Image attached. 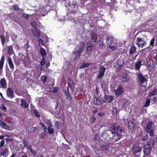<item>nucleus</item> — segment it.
I'll list each match as a JSON object with an SVG mask.
<instances>
[{
  "mask_svg": "<svg viewBox=\"0 0 157 157\" xmlns=\"http://www.w3.org/2000/svg\"><path fill=\"white\" fill-rule=\"evenodd\" d=\"M31 153L33 155L35 156L36 155L37 152L34 150L33 149H31V151H30Z\"/></svg>",
  "mask_w": 157,
  "mask_h": 157,
  "instance_id": "obj_49",
  "label": "nucleus"
},
{
  "mask_svg": "<svg viewBox=\"0 0 157 157\" xmlns=\"http://www.w3.org/2000/svg\"><path fill=\"white\" fill-rule=\"evenodd\" d=\"M66 82L67 84L69 87L71 88H73L74 85L73 83V81L72 79L69 77H67Z\"/></svg>",
  "mask_w": 157,
  "mask_h": 157,
  "instance_id": "obj_13",
  "label": "nucleus"
},
{
  "mask_svg": "<svg viewBox=\"0 0 157 157\" xmlns=\"http://www.w3.org/2000/svg\"><path fill=\"white\" fill-rule=\"evenodd\" d=\"M8 16L13 21L15 19V17L13 14H9V15H8Z\"/></svg>",
  "mask_w": 157,
  "mask_h": 157,
  "instance_id": "obj_55",
  "label": "nucleus"
},
{
  "mask_svg": "<svg viewBox=\"0 0 157 157\" xmlns=\"http://www.w3.org/2000/svg\"><path fill=\"white\" fill-rule=\"evenodd\" d=\"M12 7V8H11V9L12 10V9L15 10H18L19 9V8L17 5H15L11 6Z\"/></svg>",
  "mask_w": 157,
  "mask_h": 157,
  "instance_id": "obj_40",
  "label": "nucleus"
},
{
  "mask_svg": "<svg viewBox=\"0 0 157 157\" xmlns=\"http://www.w3.org/2000/svg\"><path fill=\"white\" fill-rule=\"evenodd\" d=\"M23 17H25L27 20H29V15L28 14H25L24 13L23 14Z\"/></svg>",
  "mask_w": 157,
  "mask_h": 157,
  "instance_id": "obj_60",
  "label": "nucleus"
},
{
  "mask_svg": "<svg viewBox=\"0 0 157 157\" xmlns=\"http://www.w3.org/2000/svg\"><path fill=\"white\" fill-rule=\"evenodd\" d=\"M3 129H6V130H9L10 128V127L8 125L6 124V125L5 126L4 128H3Z\"/></svg>",
  "mask_w": 157,
  "mask_h": 157,
  "instance_id": "obj_63",
  "label": "nucleus"
},
{
  "mask_svg": "<svg viewBox=\"0 0 157 157\" xmlns=\"http://www.w3.org/2000/svg\"><path fill=\"white\" fill-rule=\"evenodd\" d=\"M94 140L96 141H98V134H96L94 138Z\"/></svg>",
  "mask_w": 157,
  "mask_h": 157,
  "instance_id": "obj_59",
  "label": "nucleus"
},
{
  "mask_svg": "<svg viewBox=\"0 0 157 157\" xmlns=\"http://www.w3.org/2000/svg\"><path fill=\"white\" fill-rule=\"evenodd\" d=\"M137 76L138 81L140 83L143 84L145 82H147V80L145 76L143 75L141 73H138Z\"/></svg>",
  "mask_w": 157,
  "mask_h": 157,
  "instance_id": "obj_8",
  "label": "nucleus"
},
{
  "mask_svg": "<svg viewBox=\"0 0 157 157\" xmlns=\"http://www.w3.org/2000/svg\"><path fill=\"white\" fill-rule=\"evenodd\" d=\"M91 37L92 41L93 42H95L98 39L96 34L94 33H92L91 35Z\"/></svg>",
  "mask_w": 157,
  "mask_h": 157,
  "instance_id": "obj_26",
  "label": "nucleus"
},
{
  "mask_svg": "<svg viewBox=\"0 0 157 157\" xmlns=\"http://www.w3.org/2000/svg\"><path fill=\"white\" fill-rule=\"evenodd\" d=\"M6 125V124L3 121H0V126L2 128H4L5 126Z\"/></svg>",
  "mask_w": 157,
  "mask_h": 157,
  "instance_id": "obj_47",
  "label": "nucleus"
},
{
  "mask_svg": "<svg viewBox=\"0 0 157 157\" xmlns=\"http://www.w3.org/2000/svg\"><path fill=\"white\" fill-rule=\"evenodd\" d=\"M41 79L43 83H45L47 81V77L45 75H43L41 77Z\"/></svg>",
  "mask_w": 157,
  "mask_h": 157,
  "instance_id": "obj_38",
  "label": "nucleus"
},
{
  "mask_svg": "<svg viewBox=\"0 0 157 157\" xmlns=\"http://www.w3.org/2000/svg\"><path fill=\"white\" fill-rule=\"evenodd\" d=\"M80 48H79V56H80V54L83 52V49L84 47V43L82 42H81L80 44Z\"/></svg>",
  "mask_w": 157,
  "mask_h": 157,
  "instance_id": "obj_29",
  "label": "nucleus"
},
{
  "mask_svg": "<svg viewBox=\"0 0 157 157\" xmlns=\"http://www.w3.org/2000/svg\"><path fill=\"white\" fill-rule=\"evenodd\" d=\"M73 53L75 55V57L77 58L78 57V50L75 48L73 50Z\"/></svg>",
  "mask_w": 157,
  "mask_h": 157,
  "instance_id": "obj_32",
  "label": "nucleus"
},
{
  "mask_svg": "<svg viewBox=\"0 0 157 157\" xmlns=\"http://www.w3.org/2000/svg\"><path fill=\"white\" fill-rule=\"evenodd\" d=\"M6 82L4 78L1 79L0 81V87L4 88L6 87Z\"/></svg>",
  "mask_w": 157,
  "mask_h": 157,
  "instance_id": "obj_16",
  "label": "nucleus"
},
{
  "mask_svg": "<svg viewBox=\"0 0 157 157\" xmlns=\"http://www.w3.org/2000/svg\"><path fill=\"white\" fill-rule=\"evenodd\" d=\"M36 32V36L37 38H39L40 36V31L37 28L34 29Z\"/></svg>",
  "mask_w": 157,
  "mask_h": 157,
  "instance_id": "obj_36",
  "label": "nucleus"
},
{
  "mask_svg": "<svg viewBox=\"0 0 157 157\" xmlns=\"http://www.w3.org/2000/svg\"><path fill=\"white\" fill-rule=\"evenodd\" d=\"M110 147V144L109 143L104 144L101 145L100 149L102 151H106L108 150Z\"/></svg>",
  "mask_w": 157,
  "mask_h": 157,
  "instance_id": "obj_12",
  "label": "nucleus"
},
{
  "mask_svg": "<svg viewBox=\"0 0 157 157\" xmlns=\"http://www.w3.org/2000/svg\"><path fill=\"white\" fill-rule=\"evenodd\" d=\"M153 125V123L151 121L147 123L146 127V132L148 133H149L151 136H153L154 134L153 128L152 127Z\"/></svg>",
  "mask_w": 157,
  "mask_h": 157,
  "instance_id": "obj_3",
  "label": "nucleus"
},
{
  "mask_svg": "<svg viewBox=\"0 0 157 157\" xmlns=\"http://www.w3.org/2000/svg\"><path fill=\"white\" fill-rule=\"evenodd\" d=\"M142 62L141 60H139L136 62L135 67L136 70H139L141 65Z\"/></svg>",
  "mask_w": 157,
  "mask_h": 157,
  "instance_id": "obj_23",
  "label": "nucleus"
},
{
  "mask_svg": "<svg viewBox=\"0 0 157 157\" xmlns=\"http://www.w3.org/2000/svg\"><path fill=\"white\" fill-rule=\"evenodd\" d=\"M41 66H44L45 63V59L44 57L42 58V60L40 62Z\"/></svg>",
  "mask_w": 157,
  "mask_h": 157,
  "instance_id": "obj_45",
  "label": "nucleus"
},
{
  "mask_svg": "<svg viewBox=\"0 0 157 157\" xmlns=\"http://www.w3.org/2000/svg\"><path fill=\"white\" fill-rule=\"evenodd\" d=\"M5 142L4 140H2L0 142V147H2L4 145Z\"/></svg>",
  "mask_w": 157,
  "mask_h": 157,
  "instance_id": "obj_58",
  "label": "nucleus"
},
{
  "mask_svg": "<svg viewBox=\"0 0 157 157\" xmlns=\"http://www.w3.org/2000/svg\"><path fill=\"white\" fill-rule=\"evenodd\" d=\"M13 94L14 92L12 88L9 87L7 89L6 95L8 97L10 98H13L14 97Z\"/></svg>",
  "mask_w": 157,
  "mask_h": 157,
  "instance_id": "obj_10",
  "label": "nucleus"
},
{
  "mask_svg": "<svg viewBox=\"0 0 157 157\" xmlns=\"http://www.w3.org/2000/svg\"><path fill=\"white\" fill-rule=\"evenodd\" d=\"M34 113L35 114V116L36 117H40V114L36 110H35L34 111Z\"/></svg>",
  "mask_w": 157,
  "mask_h": 157,
  "instance_id": "obj_48",
  "label": "nucleus"
},
{
  "mask_svg": "<svg viewBox=\"0 0 157 157\" xmlns=\"http://www.w3.org/2000/svg\"><path fill=\"white\" fill-rule=\"evenodd\" d=\"M5 60L4 56H2L0 60V72L2 71Z\"/></svg>",
  "mask_w": 157,
  "mask_h": 157,
  "instance_id": "obj_20",
  "label": "nucleus"
},
{
  "mask_svg": "<svg viewBox=\"0 0 157 157\" xmlns=\"http://www.w3.org/2000/svg\"><path fill=\"white\" fill-rule=\"evenodd\" d=\"M63 90L66 96V98L71 100L72 98L69 92V89L68 88H67V90H66V89L64 88V89H63Z\"/></svg>",
  "mask_w": 157,
  "mask_h": 157,
  "instance_id": "obj_17",
  "label": "nucleus"
},
{
  "mask_svg": "<svg viewBox=\"0 0 157 157\" xmlns=\"http://www.w3.org/2000/svg\"><path fill=\"white\" fill-rule=\"evenodd\" d=\"M22 143H23V144H24V147H27V146L28 145V144H27L26 140L25 139L23 140Z\"/></svg>",
  "mask_w": 157,
  "mask_h": 157,
  "instance_id": "obj_61",
  "label": "nucleus"
},
{
  "mask_svg": "<svg viewBox=\"0 0 157 157\" xmlns=\"http://www.w3.org/2000/svg\"><path fill=\"white\" fill-rule=\"evenodd\" d=\"M47 124L48 125H49V127H52V123L50 120H48Z\"/></svg>",
  "mask_w": 157,
  "mask_h": 157,
  "instance_id": "obj_51",
  "label": "nucleus"
},
{
  "mask_svg": "<svg viewBox=\"0 0 157 157\" xmlns=\"http://www.w3.org/2000/svg\"><path fill=\"white\" fill-rule=\"evenodd\" d=\"M76 11H77L75 10H71V12H69H69H68L67 13V15L69 17L71 13V14H73L74 15L76 13Z\"/></svg>",
  "mask_w": 157,
  "mask_h": 157,
  "instance_id": "obj_46",
  "label": "nucleus"
},
{
  "mask_svg": "<svg viewBox=\"0 0 157 157\" xmlns=\"http://www.w3.org/2000/svg\"><path fill=\"white\" fill-rule=\"evenodd\" d=\"M157 94V91L156 90H154L151 91L149 94L150 97L154 95H156Z\"/></svg>",
  "mask_w": 157,
  "mask_h": 157,
  "instance_id": "obj_42",
  "label": "nucleus"
},
{
  "mask_svg": "<svg viewBox=\"0 0 157 157\" xmlns=\"http://www.w3.org/2000/svg\"><path fill=\"white\" fill-rule=\"evenodd\" d=\"M122 77V80L123 82H128L129 80L127 74L125 73L123 74Z\"/></svg>",
  "mask_w": 157,
  "mask_h": 157,
  "instance_id": "obj_27",
  "label": "nucleus"
},
{
  "mask_svg": "<svg viewBox=\"0 0 157 157\" xmlns=\"http://www.w3.org/2000/svg\"><path fill=\"white\" fill-rule=\"evenodd\" d=\"M155 40L154 37H153L151 40L150 41V45L151 46H153Z\"/></svg>",
  "mask_w": 157,
  "mask_h": 157,
  "instance_id": "obj_54",
  "label": "nucleus"
},
{
  "mask_svg": "<svg viewBox=\"0 0 157 157\" xmlns=\"http://www.w3.org/2000/svg\"><path fill=\"white\" fill-rule=\"evenodd\" d=\"M21 106L22 107L26 108L28 107L29 105L27 103L24 99H21Z\"/></svg>",
  "mask_w": 157,
  "mask_h": 157,
  "instance_id": "obj_18",
  "label": "nucleus"
},
{
  "mask_svg": "<svg viewBox=\"0 0 157 157\" xmlns=\"http://www.w3.org/2000/svg\"><path fill=\"white\" fill-rule=\"evenodd\" d=\"M150 99H147L146 101L145 104V107H147L148 106L150 105Z\"/></svg>",
  "mask_w": 157,
  "mask_h": 157,
  "instance_id": "obj_44",
  "label": "nucleus"
},
{
  "mask_svg": "<svg viewBox=\"0 0 157 157\" xmlns=\"http://www.w3.org/2000/svg\"><path fill=\"white\" fill-rule=\"evenodd\" d=\"M8 62L10 68L12 69V70L13 71V69L14 68V66L11 58L9 57L8 58Z\"/></svg>",
  "mask_w": 157,
  "mask_h": 157,
  "instance_id": "obj_25",
  "label": "nucleus"
},
{
  "mask_svg": "<svg viewBox=\"0 0 157 157\" xmlns=\"http://www.w3.org/2000/svg\"><path fill=\"white\" fill-rule=\"evenodd\" d=\"M147 66L149 67H153L154 64L152 61H149L147 62Z\"/></svg>",
  "mask_w": 157,
  "mask_h": 157,
  "instance_id": "obj_39",
  "label": "nucleus"
},
{
  "mask_svg": "<svg viewBox=\"0 0 157 157\" xmlns=\"http://www.w3.org/2000/svg\"><path fill=\"white\" fill-rule=\"evenodd\" d=\"M113 125V127L114 128V131L117 135V140H118L121 138L124 134V130L123 127L119 126L115 123Z\"/></svg>",
  "mask_w": 157,
  "mask_h": 157,
  "instance_id": "obj_2",
  "label": "nucleus"
},
{
  "mask_svg": "<svg viewBox=\"0 0 157 157\" xmlns=\"http://www.w3.org/2000/svg\"><path fill=\"white\" fill-rule=\"evenodd\" d=\"M58 90H59V88H58V87H54V88H53V93L56 92H58Z\"/></svg>",
  "mask_w": 157,
  "mask_h": 157,
  "instance_id": "obj_57",
  "label": "nucleus"
},
{
  "mask_svg": "<svg viewBox=\"0 0 157 157\" xmlns=\"http://www.w3.org/2000/svg\"><path fill=\"white\" fill-rule=\"evenodd\" d=\"M124 92L123 86H118L117 89L114 90L115 95L117 97H118L122 94Z\"/></svg>",
  "mask_w": 157,
  "mask_h": 157,
  "instance_id": "obj_9",
  "label": "nucleus"
},
{
  "mask_svg": "<svg viewBox=\"0 0 157 157\" xmlns=\"http://www.w3.org/2000/svg\"><path fill=\"white\" fill-rule=\"evenodd\" d=\"M136 47L134 46H132L130 50L129 53L130 55L134 53L136 51Z\"/></svg>",
  "mask_w": 157,
  "mask_h": 157,
  "instance_id": "obj_33",
  "label": "nucleus"
},
{
  "mask_svg": "<svg viewBox=\"0 0 157 157\" xmlns=\"http://www.w3.org/2000/svg\"><path fill=\"white\" fill-rule=\"evenodd\" d=\"M148 138V137L147 134L144 133L140 137V140L142 141H146Z\"/></svg>",
  "mask_w": 157,
  "mask_h": 157,
  "instance_id": "obj_30",
  "label": "nucleus"
},
{
  "mask_svg": "<svg viewBox=\"0 0 157 157\" xmlns=\"http://www.w3.org/2000/svg\"><path fill=\"white\" fill-rule=\"evenodd\" d=\"M40 124L42 126V127L44 129V131H45L47 129V127L42 122H40Z\"/></svg>",
  "mask_w": 157,
  "mask_h": 157,
  "instance_id": "obj_43",
  "label": "nucleus"
},
{
  "mask_svg": "<svg viewBox=\"0 0 157 157\" xmlns=\"http://www.w3.org/2000/svg\"><path fill=\"white\" fill-rule=\"evenodd\" d=\"M45 136V134L44 133H41L39 136V138L40 139L44 138Z\"/></svg>",
  "mask_w": 157,
  "mask_h": 157,
  "instance_id": "obj_64",
  "label": "nucleus"
},
{
  "mask_svg": "<svg viewBox=\"0 0 157 157\" xmlns=\"http://www.w3.org/2000/svg\"><path fill=\"white\" fill-rule=\"evenodd\" d=\"M39 40V42L40 43H41L42 45H43L44 44V40L42 39H40Z\"/></svg>",
  "mask_w": 157,
  "mask_h": 157,
  "instance_id": "obj_62",
  "label": "nucleus"
},
{
  "mask_svg": "<svg viewBox=\"0 0 157 157\" xmlns=\"http://www.w3.org/2000/svg\"><path fill=\"white\" fill-rule=\"evenodd\" d=\"M99 71L98 75L97 76L98 78H101L104 75L105 72V68L103 66L100 65L99 67Z\"/></svg>",
  "mask_w": 157,
  "mask_h": 157,
  "instance_id": "obj_7",
  "label": "nucleus"
},
{
  "mask_svg": "<svg viewBox=\"0 0 157 157\" xmlns=\"http://www.w3.org/2000/svg\"><path fill=\"white\" fill-rule=\"evenodd\" d=\"M48 133L50 134H52L55 132L54 130L52 128V127H48Z\"/></svg>",
  "mask_w": 157,
  "mask_h": 157,
  "instance_id": "obj_35",
  "label": "nucleus"
},
{
  "mask_svg": "<svg viewBox=\"0 0 157 157\" xmlns=\"http://www.w3.org/2000/svg\"><path fill=\"white\" fill-rule=\"evenodd\" d=\"M113 99V97L112 96H109L108 95H105L102 101L104 102H105L106 101L108 100V102L109 103H110L112 102Z\"/></svg>",
  "mask_w": 157,
  "mask_h": 157,
  "instance_id": "obj_15",
  "label": "nucleus"
},
{
  "mask_svg": "<svg viewBox=\"0 0 157 157\" xmlns=\"http://www.w3.org/2000/svg\"><path fill=\"white\" fill-rule=\"evenodd\" d=\"M92 65V63H87L86 62H85L83 63H82L80 67V68H83L87 67L91 65Z\"/></svg>",
  "mask_w": 157,
  "mask_h": 157,
  "instance_id": "obj_22",
  "label": "nucleus"
},
{
  "mask_svg": "<svg viewBox=\"0 0 157 157\" xmlns=\"http://www.w3.org/2000/svg\"><path fill=\"white\" fill-rule=\"evenodd\" d=\"M136 44L139 47L143 48L144 45H146L147 43L144 40V38L141 37H137Z\"/></svg>",
  "mask_w": 157,
  "mask_h": 157,
  "instance_id": "obj_5",
  "label": "nucleus"
},
{
  "mask_svg": "<svg viewBox=\"0 0 157 157\" xmlns=\"http://www.w3.org/2000/svg\"><path fill=\"white\" fill-rule=\"evenodd\" d=\"M18 156V157H27V156L25 153L23 152H21L19 153Z\"/></svg>",
  "mask_w": 157,
  "mask_h": 157,
  "instance_id": "obj_37",
  "label": "nucleus"
},
{
  "mask_svg": "<svg viewBox=\"0 0 157 157\" xmlns=\"http://www.w3.org/2000/svg\"><path fill=\"white\" fill-rule=\"evenodd\" d=\"M31 25L32 27H33L34 28V29H36V28H37L36 24L35 22H32L31 23Z\"/></svg>",
  "mask_w": 157,
  "mask_h": 157,
  "instance_id": "obj_56",
  "label": "nucleus"
},
{
  "mask_svg": "<svg viewBox=\"0 0 157 157\" xmlns=\"http://www.w3.org/2000/svg\"><path fill=\"white\" fill-rule=\"evenodd\" d=\"M92 47V44L91 42L90 41L88 42L87 44V50L89 52H90L91 50Z\"/></svg>",
  "mask_w": 157,
  "mask_h": 157,
  "instance_id": "obj_31",
  "label": "nucleus"
},
{
  "mask_svg": "<svg viewBox=\"0 0 157 157\" xmlns=\"http://www.w3.org/2000/svg\"><path fill=\"white\" fill-rule=\"evenodd\" d=\"M111 129L105 130L103 132L101 136L107 140L114 139L116 141H117L118 139L115 131H114V128L113 127V125H111Z\"/></svg>",
  "mask_w": 157,
  "mask_h": 157,
  "instance_id": "obj_1",
  "label": "nucleus"
},
{
  "mask_svg": "<svg viewBox=\"0 0 157 157\" xmlns=\"http://www.w3.org/2000/svg\"><path fill=\"white\" fill-rule=\"evenodd\" d=\"M8 54H11L13 52V50L12 46H10L8 47Z\"/></svg>",
  "mask_w": 157,
  "mask_h": 157,
  "instance_id": "obj_34",
  "label": "nucleus"
},
{
  "mask_svg": "<svg viewBox=\"0 0 157 157\" xmlns=\"http://www.w3.org/2000/svg\"><path fill=\"white\" fill-rule=\"evenodd\" d=\"M40 54L42 58L44 57L46 55V52L44 49L41 47L40 49Z\"/></svg>",
  "mask_w": 157,
  "mask_h": 157,
  "instance_id": "obj_28",
  "label": "nucleus"
},
{
  "mask_svg": "<svg viewBox=\"0 0 157 157\" xmlns=\"http://www.w3.org/2000/svg\"><path fill=\"white\" fill-rule=\"evenodd\" d=\"M25 48L28 49L30 47V45L29 44V42L28 41H27V43L26 44H25Z\"/></svg>",
  "mask_w": 157,
  "mask_h": 157,
  "instance_id": "obj_53",
  "label": "nucleus"
},
{
  "mask_svg": "<svg viewBox=\"0 0 157 157\" xmlns=\"http://www.w3.org/2000/svg\"><path fill=\"white\" fill-rule=\"evenodd\" d=\"M0 109L5 112H6V110L7 108L3 104L2 105V106L0 107Z\"/></svg>",
  "mask_w": 157,
  "mask_h": 157,
  "instance_id": "obj_50",
  "label": "nucleus"
},
{
  "mask_svg": "<svg viewBox=\"0 0 157 157\" xmlns=\"http://www.w3.org/2000/svg\"><path fill=\"white\" fill-rule=\"evenodd\" d=\"M147 145H148L149 146L153 148L155 143V141L154 139L151 138L147 140Z\"/></svg>",
  "mask_w": 157,
  "mask_h": 157,
  "instance_id": "obj_14",
  "label": "nucleus"
},
{
  "mask_svg": "<svg viewBox=\"0 0 157 157\" xmlns=\"http://www.w3.org/2000/svg\"><path fill=\"white\" fill-rule=\"evenodd\" d=\"M94 104L96 105H99L101 104V100L98 97L94 96Z\"/></svg>",
  "mask_w": 157,
  "mask_h": 157,
  "instance_id": "obj_21",
  "label": "nucleus"
},
{
  "mask_svg": "<svg viewBox=\"0 0 157 157\" xmlns=\"http://www.w3.org/2000/svg\"><path fill=\"white\" fill-rule=\"evenodd\" d=\"M141 150L142 147L139 144H134L132 146V150L133 153L134 154L140 152Z\"/></svg>",
  "mask_w": 157,
  "mask_h": 157,
  "instance_id": "obj_4",
  "label": "nucleus"
},
{
  "mask_svg": "<svg viewBox=\"0 0 157 157\" xmlns=\"http://www.w3.org/2000/svg\"><path fill=\"white\" fill-rule=\"evenodd\" d=\"M135 127V124L132 121H130L128 123V128L130 130H133Z\"/></svg>",
  "mask_w": 157,
  "mask_h": 157,
  "instance_id": "obj_24",
  "label": "nucleus"
},
{
  "mask_svg": "<svg viewBox=\"0 0 157 157\" xmlns=\"http://www.w3.org/2000/svg\"><path fill=\"white\" fill-rule=\"evenodd\" d=\"M0 38L1 43L2 45L4 46L6 42V38L4 33L0 34Z\"/></svg>",
  "mask_w": 157,
  "mask_h": 157,
  "instance_id": "obj_19",
  "label": "nucleus"
},
{
  "mask_svg": "<svg viewBox=\"0 0 157 157\" xmlns=\"http://www.w3.org/2000/svg\"><path fill=\"white\" fill-rule=\"evenodd\" d=\"M107 42L108 44V45L109 46L111 45V44L112 43L111 41L110 40V39L109 38V37H108V39H107L106 42Z\"/></svg>",
  "mask_w": 157,
  "mask_h": 157,
  "instance_id": "obj_52",
  "label": "nucleus"
},
{
  "mask_svg": "<svg viewBox=\"0 0 157 157\" xmlns=\"http://www.w3.org/2000/svg\"><path fill=\"white\" fill-rule=\"evenodd\" d=\"M9 153L8 148L6 147L0 148V157L3 156L6 157Z\"/></svg>",
  "mask_w": 157,
  "mask_h": 157,
  "instance_id": "obj_6",
  "label": "nucleus"
},
{
  "mask_svg": "<svg viewBox=\"0 0 157 157\" xmlns=\"http://www.w3.org/2000/svg\"><path fill=\"white\" fill-rule=\"evenodd\" d=\"M54 126L56 127L57 130L59 129V125L58 121H56L54 124Z\"/></svg>",
  "mask_w": 157,
  "mask_h": 157,
  "instance_id": "obj_41",
  "label": "nucleus"
},
{
  "mask_svg": "<svg viewBox=\"0 0 157 157\" xmlns=\"http://www.w3.org/2000/svg\"><path fill=\"white\" fill-rule=\"evenodd\" d=\"M152 148V147L149 146L148 145H145L144 146V154L146 155H148L150 153Z\"/></svg>",
  "mask_w": 157,
  "mask_h": 157,
  "instance_id": "obj_11",
  "label": "nucleus"
}]
</instances>
